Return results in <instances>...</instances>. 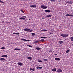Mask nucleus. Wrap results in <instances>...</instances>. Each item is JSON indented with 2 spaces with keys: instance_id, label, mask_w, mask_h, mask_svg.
Returning <instances> with one entry per match:
<instances>
[{
  "instance_id": "6",
  "label": "nucleus",
  "mask_w": 73,
  "mask_h": 73,
  "mask_svg": "<svg viewBox=\"0 0 73 73\" xmlns=\"http://www.w3.org/2000/svg\"><path fill=\"white\" fill-rule=\"evenodd\" d=\"M17 64L18 65H20V66H22V65H23V64L21 62H18L17 63Z\"/></svg>"
},
{
  "instance_id": "40",
  "label": "nucleus",
  "mask_w": 73,
  "mask_h": 73,
  "mask_svg": "<svg viewBox=\"0 0 73 73\" xmlns=\"http://www.w3.org/2000/svg\"><path fill=\"white\" fill-rule=\"evenodd\" d=\"M26 41H30V40H26Z\"/></svg>"
},
{
  "instance_id": "17",
  "label": "nucleus",
  "mask_w": 73,
  "mask_h": 73,
  "mask_svg": "<svg viewBox=\"0 0 73 73\" xmlns=\"http://www.w3.org/2000/svg\"><path fill=\"white\" fill-rule=\"evenodd\" d=\"M30 70H33V71H35V68H33V69L30 68Z\"/></svg>"
},
{
  "instance_id": "50",
  "label": "nucleus",
  "mask_w": 73,
  "mask_h": 73,
  "mask_svg": "<svg viewBox=\"0 0 73 73\" xmlns=\"http://www.w3.org/2000/svg\"><path fill=\"white\" fill-rule=\"evenodd\" d=\"M72 46H73V44H72Z\"/></svg>"
},
{
  "instance_id": "18",
  "label": "nucleus",
  "mask_w": 73,
  "mask_h": 73,
  "mask_svg": "<svg viewBox=\"0 0 73 73\" xmlns=\"http://www.w3.org/2000/svg\"><path fill=\"white\" fill-rule=\"evenodd\" d=\"M20 49L19 48H15L14 49V50H20Z\"/></svg>"
},
{
  "instance_id": "33",
  "label": "nucleus",
  "mask_w": 73,
  "mask_h": 73,
  "mask_svg": "<svg viewBox=\"0 0 73 73\" xmlns=\"http://www.w3.org/2000/svg\"><path fill=\"white\" fill-rule=\"evenodd\" d=\"M52 15H46V17H51Z\"/></svg>"
},
{
  "instance_id": "11",
  "label": "nucleus",
  "mask_w": 73,
  "mask_h": 73,
  "mask_svg": "<svg viewBox=\"0 0 73 73\" xmlns=\"http://www.w3.org/2000/svg\"><path fill=\"white\" fill-rule=\"evenodd\" d=\"M56 68H54V69H53L52 70V71L53 72H55V71H56Z\"/></svg>"
},
{
  "instance_id": "30",
  "label": "nucleus",
  "mask_w": 73,
  "mask_h": 73,
  "mask_svg": "<svg viewBox=\"0 0 73 73\" xmlns=\"http://www.w3.org/2000/svg\"><path fill=\"white\" fill-rule=\"evenodd\" d=\"M43 61H48V59H44L43 60Z\"/></svg>"
},
{
  "instance_id": "3",
  "label": "nucleus",
  "mask_w": 73,
  "mask_h": 73,
  "mask_svg": "<svg viewBox=\"0 0 73 73\" xmlns=\"http://www.w3.org/2000/svg\"><path fill=\"white\" fill-rule=\"evenodd\" d=\"M62 70L61 69L59 68L58 70L56 71L57 73H60V72H62Z\"/></svg>"
},
{
  "instance_id": "44",
  "label": "nucleus",
  "mask_w": 73,
  "mask_h": 73,
  "mask_svg": "<svg viewBox=\"0 0 73 73\" xmlns=\"http://www.w3.org/2000/svg\"><path fill=\"white\" fill-rule=\"evenodd\" d=\"M50 34H52V33H49Z\"/></svg>"
},
{
  "instance_id": "45",
  "label": "nucleus",
  "mask_w": 73,
  "mask_h": 73,
  "mask_svg": "<svg viewBox=\"0 0 73 73\" xmlns=\"http://www.w3.org/2000/svg\"><path fill=\"white\" fill-rule=\"evenodd\" d=\"M29 46V45H27V46Z\"/></svg>"
},
{
  "instance_id": "29",
  "label": "nucleus",
  "mask_w": 73,
  "mask_h": 73,
  "mask_svg": "<svg viewBox=\"0 0 73 73\" xmlns=\"http://www.w3.org/2000/svg\"><path fill=\"white\" fill-rule=\"evenodd\" d=\"M72 3H73V2L70 1L69 2V4H72Z\"/></svg>"
},
{
  "instance_id": "27",
  "label": "nucleus",
  "mask_w": 73,
  "mask_h": 73,
  "mask_svg": "<svg viewBox=\"0 0 73 73\" xmlns=\"http://www.w3.org/2000/svg\"><path fill=\"white\" fill-rule=\"evenodd\" d=\"M70 50H67L66 51V53H69V51Z\"/></svg>"
},
{
  "instance_id": "32",
  "label": "nucleus",
  "mask_w": 73,
  "mask_h": 73,
  "mask_svg": "<svg viewBox=\"0 0 73 73\" xmlns=\"http://www.w3.org/2000/svg\"><path fill=\"white\" fill-rule=\"evenodd\" d=\"M21 12H23V13H24V11H23V10H21Z\"/></svg>"
},
{
  "instance_id": "49",
  "label": "nucleus",
  "mask_w": 73,
  "mask_h": 73,
  "mask_svg": "<svg viewBox=\"0 0 73 73\" xmlns=\"http://www.w3.org/2000/svg\"><path fill=\"white\" fill-rule=\"evenodd\" d=\"M8 23H6L7 24H8Z\"/></svg>"
},
{
  "instance_id": "20",
  "label": "nucleus",
  "mask_w": 73,
  "mask_h": 73,
  "mask_svg": "<svg viewBox=\"0 0 73 73\" xmlns=\"http://www.w3.org/2000/svg\"><path fill=\"white\" fill-rule=\"evenodd\" d=\"M40 41H36L34 42V43H38Z\"/></svg>"
},
{
  "instance_id": "47",
  "label": "nucleus",
  "mask_w": 73,
  "mask_h": 73,
  "mask_svg": "<svg viewBox=\"0 0 73 73\" xmlns=\"http://www.w3.org/2000/svg\"><path fill=\"white\" fill-rule=\"evenodd\" d=\"M2 23H4V21H3V22H2Z\"/></svg>"
},
{
  "instance_id": "48",
  "label": "nucleus",
  "mask_w": 73,
  "mask_h": 73,
  "mask_svg": "<svg viewBox=\"0 0 73 73\" xmlns=\"http://www.w3.org/2000/svg\"><path fill=\"white\" fill-rule=\"evenodd\" d=\"M29 21H30V20H31V19H29Z\"/></svg>"
},
{
  "instance_id": "35",
  "label": "nucleus",
  "mask_w": 73,
  "mask_h": 73,
  "mask_svg": "<svg viewBox=\"0 0 73 73\" xmlns=\"http://www.w3.org/2000/svg\"><path fill=\"white\" fill-rule=\"evenodd\" d=\"M55 1L54 0H50V1H51V2H52L53 1Z\"/></svg>"
},
{
  "instance_id": "15",
  "label": "nucleus",
  "mask_w": 73,
  "mask_h": 73,
  "mask_svg": "<svg viewBox=\"0 0 73 73\" xmlns=\"http://www.w3.org/2000/svg\"><path fill=\"white\" fill-rule=\"evenodd\" d=\"M58 43H59V44H62V43H63V41H59L58 42Z\"/></svg>"
},
{
  "instance_id": "39",
  "label": "nucleus",
  "mask_w": 73,
  "mask_h": 73,
  "mask_svg": "<svg viewBox=\"0 0 73 73\" xmlns=\"http://www.w3.org/2000/svg\"><path fill=\"white\" fill-rule=\"evenodd\" d=\"M29 47H30V48H32V46L29 45Z\"/></svg>"
},
{
  "instance_id": "4",
  "label": "nucleus",
  "mask_w": 73,
  "mask_h": 73,
  "mask_svg": "<svg viewBox=\"0 0 73 73\" xmlns=\"http://www.w3.org/2000/svg\"><path fill=\"white\" fill-rule=\"evenodd\" d=\"M24 31L26 32H29V31H30V29H29L26 28L24 29Z\"/></svg>"
},
{
  "instance_id": "38",
  "label": "nucleus",
  "mask_w": 73,
  "mask_h": 73,
  "mask_svg": "<svg viewBox=\"0 0 73 73\" xmlns=\"http://www.w3.org/2000/svg\"><path fill=\"white\" fill-rule=\"evenodd\" d=\"M52 51H53L52 50H49V52H52Z\"/></svg>"
},
{
  "instance_id": "26",
  "label": "nucleus",
  "mask_w": 73,
  "mask_h": 73,
  "mask_svg": "<svg viewBox=\"0 0 73 73\" xmlns=\"http://www.w3.org/2000/svg\"><path fill=\"white\" fill-rule=\"evenodd\" d=\"M21 40H22L23 41H26V39L24 38L21 39Z\"/></svg>"
},
{
  "instance_id": "21",
  "label": "nucleus",
  "mask_w": 73,
  "mask_h": 73,
  "mask_svg": "<svg viewBox=\"0 0 73 73\" xmlns=\"http://www.w3.org/2000/svg\"><path fill=\"white\" fill-rule=\"evenodd\" d=\"M28 59H29V60H31L32 58L31 57H28L27 58Z\"/></svg>"
},
{
  "instance_id": "19",
  "label": "nucleus",
  "mask_w": 73,
  "mask_h": 73,
  "mask_svg": "<svg viewBox=\"0 0 73 73\" xmlns=\"http://www.w3.org/2000/svg\"><path fill=\"white\" fill-rule=\"evenodd\" d=\"M70 39L71 40V41H73V37H71L70 38Z\"/></svg>"
},
{
  "instance_id": "43",
  "label": "nucleus",
  "mask_w": 73,
  "mask_h": 73,
  "mask_svg": "<svg viewBox=\"0 0 73 73\" xmlns=\"http://www.w3.org/2000/svg\"><path fill=\"white\" fill-rule=\"evenodd\" d=\"M54 55H55V56H57V54H54Z\"/></svg>"
},
{
  "instance_id": "13",
  "label": "nucleus",
  "mask_w": 73,
  "mask_h": 73,
  "mask_svg": "<svg viewBox=\"0 0 73 73\" xmlns=\"http://www.w3.org/2000/svg\"><path fill=\"white\" fill-rule=\"evenodd\" d=\"M45 12H50V11L49 10H47L45 11Z\"/></svg>"
},
{
  "instance_id": "12",
  "label": "nucleus",
  "mask_w": 73,
  "mask_h": 73,
  "mask_svg": "<svg viewBox=\"0 0 73 73\" xmlns=\"http://www.w3.org/2000/svg\"><path fill=\"white\" fill-rule=\"evenodd\" d=\"M55 60H56L58 61L59 60H60V59L58 58H55Z\"/></svg>"
},
{
  "instance_id": "51",
  "label": "nucleus",
  "mask_w": 73,
  "mask_h": 73,
  "mask_svg": "<svg viewBox=\"0 0 73 73\" xmlns=\"http://www.w3.org/2000/svg\"><path fill=\"white\" fill-rule=\"evenodd\" d=\"M0 35H1V34H0Z\"/></svg>"
},
{
  "instance_id": "16",
  "label": "nucleus",
  "mask_w": 73,
  "mask_h": 73,
  "mask_svg": "<svg viewBox=\"0 0 73 73\" xmlns=\"http://www.w3.org/2000/svg\"><path fill=\"white\" fill-rule=\"evenodd\" d=\"M19 19H21V20H25V18H23V17L20 18Z\"/></svg>"
},
{
  "instance_id": "2",
  "label": "nucleus",
  "mask_w": 73,
  "mask_h": 73,
  "mask_svg": "<svg viewBox=\"0 0 73 73\" xmlns=\"http://www.w3.org/2000/svg\"><path fill=\"white\" fill-rule=\"evenodd\" d=\"M41 8H42L43 9H46L47 8V7L44 6V5H41Z\"/></svg>"
},
{
  "instance_id": "23",
  "label": "nucleus",
  "mask_w": 73,
  "mask_h": 73,
  "mask_svg": "<svg viewBox=\"0 0 73 73\" xmlns=\"http://www.w3.org/2000/svg\"><path fill=\"white\" fill-rule=\"evenodd\" d=\"M31 35H32V36H35V35L36 34L35 33H32Z\"/></svg>"
},
{
  "instance_id": "5",
  "label": "nucleus",
  "mask_w": 73,
  "mask_h": 73,
  "mask_svg": "<svg viewBox=\"0 0 73 73\" xmlns=\"http://www.w3.org/2000/svg\"><path fill=\"white\" fill-rule=\"evenodd\" d=\"M30 7H31V8H32V7H33V8H36V6L35 5H32L30 6Z\"/></svg>"
},
{
  "instance_id": "10",
  "label": "nucleus",
  "mask_w": 73,
  "mask_h": 73,
  "mask_svg": "<svg viewBox=\"0 0 73 73\" xmlns=\"http://www.w3.org/2000/svg\"><path fill=\"white\" fill-rule=\"evenodd\" d=\"M0 60L1 61H4L5 59H4V58H2L0 59Z\"/></svg>"
},
{
  "instance_id": "9",
  "label": "nucleus",
  "mask_w": 73,
  "mask_h": 73,
  "mask_svg": "<svg viewBox=\"0 0 73 73\" xmlns=\"http://www.w3.org/2000/svg\"><path fill=\"white\" fill-rule=\"evenodd\" d=\"M36 69H42V67H36Z\"/></svg>"
},
{
  "instance_id": "46",
  "label": "nucleus",
  "mask_w": 73,
  "mask_h": 73,
  "mask_svg": "<svg viewBox=\"0 0 73 73\" xmlns=\"http://www.w3.org/2000/svg\"><path fill=\"white\" fill-rule=\"evenodd\" d=\"M42 19H44V17L42 18Z\"/></svg>"
},
{
  "instance_id": "7",
  "label": "nucleus",
  "mask_w": 73,
  "mask_h": 73,
  "mask_svg": "<svg viewBox=\"0 0 73 73\" xmlns=\"http://www.w3.org/2000/svg\"><path fill=\"white\" fill-rule=\"evenodd\" d=\"M1 57H6V58L8 57L7 55H3L1 56Z\"/></svg>"
},
{
  "instance_id": "37",
  "label": "nucleus",
  "mask_w": 73,
  "mask_h": 73,
  "mask_svg": "<svg viewBox=\"0 0 73 73\" xmlns=\"http://www.w3.org/2000/svg\"><path fill=\"white\" fill-rule=\"evenodd\" d=\"M5 49V48H4V47H2L1 48V49Z\"/></svg>"
},
{
  "instance_id": "24",
  "label": "nucleus",
  "mask_w": 73,
  "mask_h": 73,
  "mask_svg": "<svg viewBox=\"0 0 73 73\" xmlns=\"http://www.w3.org/2000/svg\"><path fill=\"white\" fill-rule=\"evenodd\" d=\"M40 38H46L47 37H41Z\"/></svg>"
},
{
  "instance_id": "1",
  "label": "nucleus",
  "mask_w": 73,
  "mask_h": 73,
  "mask_svg": "<svg viewBox=\"0 0 73 73\" xmlns=\"http://www.w3.org/2000/svg\"><path fill=\"white\" fill-rule=\"evenodd\" d=\"M60 35L61 36H62V37H68V35H66L64 34H61Z\"/></svg>"
},
{
  "instance_id": "42",
  "label": "nucleus",
  "mask_w": 73,
  "mask_h": 73,
  "mask_svg": "<svg viewBox=\"0 0 73 73\" xmlns=\"http://www.w3.org/2000/svg\"><path fill=\"white\" fill-rule=\"evenodd\" d=\"M40 40L42 41H44V39H41Z\"/></svg>"
},
{
  "instance_id": "8",
  "label": "nucleus",
  "mask_w": 73,
  "mask_h": 73,
  "mask_svg": "<svg viewBox=\"0 0 73 73\" xmlns=\"http://www.w3.org/2000/svg\"><path fill=\"white\" fill-rule=\"evenodd\" d=\"M66 16H73V15H69V14H66Z\"/></svg>"
},
{
  "instance_id": "28",
  "label": "nucleus",
  "mask_w": 73,
  "mask_h": 73,
  "mask_svg": "<svg viewBox=\"0 0 73 73\" xmlns=\"http://www.w3.org/2000/svg\"><path fill=\"white\" fill-rule=\"evenodd\" d=\"M38 62H42V61H41L40 60H38Z\"/></svg>"
},
{
  "instance_id": "34",
  "label": "nucleus",
  "mask_w": 73,
  "mask_h": 73,
  "mask_svg": "<svg viewBox=\"0 0 73 73\" xmlns=\"http://www.w3.org/2000/svg\"><path fill=\"white\" fill-rule=\"evenodd\" d=\"M42 31H44V32L47 31V30H43Z\"/></svg>"
},
{
  "instance_id": "14",
  "label": "nucleus",
  "mask_w": 73,
  "mask_h": 73,
  "mask_svg": "<svg viewBox=\"0 0 73 73\" xmlns=\"http://www.w3.org/2000/svg\"><path fill=\"white\" fill-rule=\"evenodd\" d=\"M14 35H20V33H13Z\"/></svg>"
},
{
  "instance_id": "41",
  "label": "nucleus",
  "mask_w": 73,
  "mask_h": 73,
  "mask_svg": "<svg viewBox=\"0 0 73 73\" xmlns=\"http://www.w3.org/2000/svg\"><path fill=\"white\" fill-rule=\"evenodd\" d=\"M23 17H25V18H26V16H23Z\"/></svg>"
},
{
  "instance_id": "36",
  "label": "nucleus",
  "mask_w": 73,
  "mask_h": 73,
  "mask_svg": "<svg viewBox=\"0 0 73 73\" xmlns=\"http://www.w3.org/2000/svg\"><path fill=\"white\" fill-rule=\"evenodd\" d=\"M0 2L1 3H4V2H3V1H1V0H0Z\"/></svg>"
},
{
  "instance_id": "31",
  "label": "nucleus",
  "mask_w": 73,
  "mask_h": 73,
  "mask_svg": "<svg viewBox=\"0 0 73 73\" xmlns=\"http://www.w3.org/2000/svg\"><path fill=\"white\" fill-rule=\"evenodd\" d=\"M66 3H68V4H69V2L68 1H66Z\"/></svg>"
},
{
  "instance_id": "22",
  "label": "nucleus",
  "mask_w": 73,
  "mask_h": 73,
  "mask_svg": "<svg viewBox=\"0 0 73 73\" xmlns=\"http://www.w3.org/2000/svg\"><path fill=\"white\" fill-rule=\"evenodd\" d=\"M40 49L41 48L39 47H37L36 48V49H37V50H40Z\"/></svg>"
},
{
  "instance_id": "25",
  "label": "nucleus",
  "mask_w": 73,
  "mask_h": 73,
  "mask_svg": "<svg viewBox=\"0 0 73 73\" xmlns=\"http://www.w3.org/2000/svg\"><path fill=\"white\" fill-rule=\"evenodd\" d=\"M33 31V30L31 29V30H30L29 31V32H32Z\"/></svg>"
}]
</instances>
